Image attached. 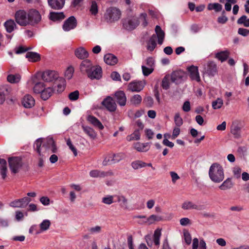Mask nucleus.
Masks as SVG:
<instances>
[{"mask_svg":"<svg viewBox=\"0 0 249 249\" xmlns=\"http://www.w3.org/2000/svg\"><path fill=\"white\" fill-rule=\"evenodd\" d=\"M156 34L153 35L147 42L146 49L148 51L152 52L156 48V39H158V43L161 45L163 42L165 34L161 28L157 25L155 28Z\"/></svg>","mask_w":249,"mask_h":249,"instance_id":"nucleus-1","label":"nucleus"},{"mask_svg":"<svg viewBox=\"0 0 249 249\" xmlns=\"http://www.w3.org/2000/svg\"><path fill=\"white\" fill-rule=\"evenodd\" d=\"M241 128L238 125H233L231 127V132L235 138H238L241 136Z\"/></svg>","mask_w":249,"mask_h":249,"instance_id":"nucleus-41","label":"nucleus"},{"mask_svg":"<svg viewBox=\"0 0 249 249\" xmlns=\"http://www.w3.org/2000/svg\"><path fill=\"white\" fill-rule=\"evenodd\" d=\"M238 24L243 25L245 27H249V18L245 15L241 17L237 21Z\"/></svg>","mask_w":249,"mask_h":249,"instance_id":"nucleus-50","label":"nucleus"},{"mask_svg":"<svg viewBox=\"0 0 249 249\" xmlns=\"http://www.w3.org/2000/svg\"><path fill=\"white\" fill-rule=\"evenodd\" d=\"M10 168L14 173L18 172L22 165L21 159L20 157H11L8 159Z\"/></svg>","mask_w":249,"mask_h":249,"instance_id":"nucleus-8","label":"nucleus"},{"mask_svg":"<svg viewBox=\"0 0 249 249\" xmlns=\"http://www.w3.org/2000/svg\"><path fill=\"white\" fill-rule=\"evenodd\" d=\"M89 10L91 14L93 16H96L98 13V6L97 2L94 1H91Z\"/></svg>","mask_w":249,"mask_h":249,"instance_id":"nucleus-46","label":"nucleus"},{"mask_svg":"<svg viewBox=\"0 0 249 249\" xmlns=\"http://www.w3.org/2000/svg\"><path fill=\"white\" fill-rule=\"evenodd\" d=\"M145 65L147 67H149L150 68L154 69L155 61H154V58L151 57H148L145 60Z\"/></svg>","mask_w":249,"mask_h":249,"instance_id":"nucleus-60","label":"nucleus"},{"mask_svg":"<svg viewBox=\"0 0 249 249\" xmlns=\"http://www.w3.org/2000/svg\"><path fill=\"white\" fill-rule=\"evenodd\" d=\"M44 89V84L41 82H39L35 84L33 90L35 93L40 94L41 95Z\"/></svg>","mask_w":249,"mask_h":249,"instance_id":"nucleus-47","label":"nucleus"},{"mask_svg":"<svg viewBox=\"0 0 249 249\" xmlns=\"http://www.w3.org/2000/svg\"><path fill=\"white\" fill-rule=\"evenodd\" d=\"M184 73L181 71H174L171 74V80L173 82L177 83L183 77Z\"/></svg>","mask_w":249,"mask_h":249,"instance_id":"nucleus-35","label":"nucleus"},{"mask_svg":"<svg viewBox=\"0 0 249 249\" xmlns=\"http://www.w3.org/2000/svg\"><path fill=\"white\" fill-rule=\"evenodd\" d=\"M53 89L50 87L45 88L41 94V98L44 100L48 99L52 94Z\"/></svg>","mask_w":249,"mask_h":249,"instance_id":"nucleus-39","label":"nucleus"},{"mask_svg":"<svg viewBox=\"0 0 249 249\" xmlns=\"http://www.w3.org/2000/svg\"><path fill=\"white\" fill-rule=\"evenodd\" d=\"M181 208L184 210H202L203 209L202 206L198 205L190 201H185L181 205Z\"/></svg>","mask_w":249,"mask_h":249,"instance_id":"nucleus-18","label":"nucleus"},{"mask_svg":"<svg viewBox=\"0 0 249 249\" xmlns=\"http://www.w3.org/2000/svg\"><path fill=\"white\" fill-rule=\"evenodd\" d=\"M160 236V230H156L153 236H151L148 235L145 237V239L147 245L150 247L152 246L153 244H155L156 246H159Z\"/></svg>","mask_w":249,"mask_h":249,"instance_id":"nucleus-9","label":"nucleus"},{"mask_svg":"<svg viewBox=\"0 0 249 249\" xmlns=\"http://www.w3.org/2000/svg\"><path fill=\"white\" fill-rule=\"evenodd\" d=\"M28 25L34 26L38 24L41 20V16L39 12L34 9H31L28 12Z\"/></svg>","mask_w":249,"mask_h":249,"instance_id":"nucleus-7","label":"nucleus"},{"mask_svg":"<svg viewBox=\"0 0 249 249\" xmlns=\"http://www.w3.org/2000/svg\"><path fill=\"white\" fill-rule=\"evenodd\" d=\"M180 127L179 126H175L173 128V133L172 135V139H175L179 135L180 132Z\"/></svg>","mask_w":249,"mask_h":249,"instance_id":"nucleus-63","label":"nucleus"},{"mask_svg":"<svg viewBox=\"0 0 249 249\" xmlns=\"http://www.w3.org/2000/svg\"><path fill=\"white\" fill-rule=\"evenodd\" d=\"M93 66L89 60L86 59L83 60L80 64V70L82 73L87 74Z\"/></svg>","mask_w":249,"mask_h":249,"instance_id":"nucleus-19","label":"nucleus"},{"mask_svg":"<svg viewBox=\"0 0 249 249\" xmlns=\"http://www.w3.org/2000/svg\"><path fill=\"white\" fill-rule=\"evenodd\" d=\"M65 16L62 12H52L50 13L49 18L53 21L61 20L64 19Z\"/></svg>","mask_w":249,"mask_h":249,"instance_id":"nucleus-32","label":"nucleus"},{"mask_svg":"<svg viewBox=\"0 0 249 249\" xmlns=\"http://www.w3.org/2000/svg\"><path fill=\"white\" fill-rule=\"evenodd\" d=\"M147 218V219H145V220H146L147 224L149 225L153 224L156 221H160L162 219L161 216L155 214L151 215Z\"/></svg>","mask_w":249,"mask_h":249,"instance_id":"nucleus-49","label":"nucleus"},{"mask_svg":"<svg viewBox=\"0 0 249 249\" xmlns=\"http://www.w3.org/2000/svg\"><path fill=\"white\" fill-rule=\"evenodd\" d=\"M41 76L42 80L46 82L54 83L59 78L58 73L53 71H45Z\"/></svg>","mask_w":249,"mask_h":249,"instance_id":"nucleus-11","label":"nucleus"},{"mask_svg":"<svg viewBox=\"0 0 249 249\" xmlns=\"http://www.w3.org/2000/svg\"><path fill=\"white\" fill-rule=\"evenodd\" d=\"M67 144L69 146V148L72 151L75 156H77V152L75 147L73 145L71 142L70 139L67 140Z\"/></svg>","mask_w":249,"mask_h":249,"instance_id":"nucleus-62","label":"nucleus"},{"mask_svg":"<svg viewBox=\"0 0 249 249\" xmlns=\"http://www.w3.org/2000/svg\"><path fill=\"white\" fill-rule=\"evenodd\" d=\"M7 81L12 84H15L19 82L21 79L19 74H10L7 76Z\"/></svg>","mask_w":249,"mask_h":249,"instance_id":"nucleus-43","label":"nucleus"},{"mask_svg":"<svg viewBox=\"0 0 249 249\" xmlns=\"http://www.w3.org/2000/svg\"><path fill=\"white\" fill-rule=\"evenodd\" d=\"M104 61L108 65H114L117 63L118 59L114 55L108 53L105 55Z\"/></svg>","mask_w":249,"mask_h":249,"instance_id":"nucleus-29","label":"nucleus"},{"mask_svg":"<svg viewBox=\"0 0 249 249\" xmlns=\"http://www.w3.org/2000/svg\"><path fill=\"white\" fill-rule=\"evenodd\" d=\"M145 84L144 80L134 81L129 84L128 89L131 91L139 92L143 89Z\"/></svg>","mask_w":249,"mask_h":249,"instance_id":"nucleus-12","label":"nucleus"},{"mask_svg":"<svg viewBox=\"0 0 249 249\" xmlns=\"http://www.w3.org/2000/svg\"><path fill=\"white\" fill-rule=\"evenodd\" d=\"M140 21L138 18L135 16L128 17L122 20L124 28L131 31L135 29L139 24Z\"/></svg>","mask_w":249,"mask_h":249,"instance_id":"nucleus-5","label":"nucleus"},{"mask_svg":"<svg viewBox=\"0 0 249 249\" xmlns=\"http://www.w3.org/2000/svg\"><path fill=\"white\" fill-rule=\"evenodd\" d=\"M134 146L135 149L139 152H145L148 150V143L136 142Z\"/></svg>","mask_w":249,"mask_h":249,"instance_id":"nucleus-33","label":"nucleus"},{"mask_svg":"<svg viewBox=\"0 0 249 249\" xmlns=\"http://www.w3.org/2000/svg\"><path fill=\"white\" fill-rule=\"evenodd\" d=\"M122 15L121 10L116 7L107 8L104 14L105 20L108 23H113L118 21Z\"/></svg>","mask_w":249,"mask_h":249,"instance_id":"nucleus-3","label":"nucleus"},{"mask_svg":"<svg viewBox=\"0 0 249 249\" xmlns=\"http://www.w3.org/2000/svg\"><path fill=\"white\" fill-rule=\"evenodd\" d=\"M233 186V183L231 179L228 178L226 179L219 187L221 190H226L231 188Z\"/></svg>","mask_w":249,"mask_h":249,"instance_id":"nucleus-37","label":"nucleus"},{"mask_svg":"<svg viewBox=\"0 0 249 249\" xmlns=\"http://www.w3.org/2000/svg\"><path fill=\"white\" fill-rule=\"evenodd\" d=\"M223 105V101L220 98H218L216 100L213 101L212 103V106L214 109L220 108Z\"/></svg>","mask_w":249,"mask_h":249,"instance_id":"nucleus-51","label":"nucleus"},{"mask_svg":"<svg viewBox=\"0 0 249 249\" xmlns=\"http://www.w3.org/2000/svg\"><path fill=\"white\" fill-rule=\"evenodd\" d=\"M108 174L107 172L98 170H92L89 172V175L92 178H103L107 176Z\"/></svg>","mask_w":249,"mask_h":249,"instance_id":"nucleus-36","label":"nucleus"},{"mask_svg":"<svg viewBox=\"0 0 249 249\" xmlns=\"http://www.w3.org/2000/svg\"><path fill=\"white\" fill-rule=\"evenodd\" d=\"M209 10H213L216 12H220L222 9V5L219 3H211L208 5Z\"/></svg>","mask_w":249,"mask_h":249,"instance_id":"nucleus-42","label":"nucleus"},{"mask_svg":"<svg viewBox=\"0 0 249 249\" xmlns=\"http://www.w3.org/2000/svg\"><path fill=\"white\" fill-rule=\"evenodd\" d=\"M65 0H48L49 5L55 10L61 9L64 4Z\"/></svg>","mask_w":249,"mask_h":249,"instance_id":"nucleus-23","label":"nucleus"},{"mask_svg":"<svg viewBox=\"0 0 249 249\" xmlns=\"http://www.w3.org/2000/svg\"><path fill=\"white\" fill-rule=\"evenodd\" d=\"M174 123L176 126L180 127L183 124V120L179 113H176L174 116Z\"/></svg>","mask_w":249,"mask_h":249,"instance_id":"nucleus-53","label":"nucleus"},{"mask_svg":"<svg viewBox=\"0 0 249 249\" xmlns=\"http://www.w3.org/2000/svg\"><path fill=\"white\" fill-rule=\"evenodd\" d=\"M0 170L2 178L4 179L6 176L7 166L6 161L4 159L0 160Z\"/></svg>","mask_w":249,"mask_h":249,"instance_id":"nucleus-38","label":"nucleus"},{"mask_svg":"<svg viewBox=\"0 0 249 249\" xmlns=\"http://www.w3.org/2000/svg\"><path fill=\"white\" fill-rule=\"evenodd\" d=\"M43 138H39L37 139L34 143V147L35 149L37 151L39 155H41V153L44 152V147H41L43 145Z\"/></svg>","mask_w":249,"mask_h":249,"instance_id":"nucleus-28","label":"nucleus"},{"mask_svg":"<svg viewBox=\"0 0 249 249\" xmlns=\"http://www.w3.org/2000/svg\"><path fill=\"white\" fill-rule=\"evenodd\" d=\"M16 22L21 26L28 25V12L24 10H18L15 14Z\"/></svg>","mask_w":249,"mask_h":249,"instance_id":"nucleus-6","label":"nucleus"},{"mask_svg":"<svg viewBox=\"0 0 249 249\" xmlns=\"http://www.w3.org/2000/svg\"><path fill=\"white\" fill-rule=\"evenodd\" d=\"M74 54L79 59H87L89 55L88 51L82 47L77 48L74 51Z\"/></svg>","mask_w":249,"mask_h":249,"instance_id":"nucleus-22","label":"nucleus"},{"mask_svg":"<svg viewBox=\"0 0 249 249\" xmlns=\"http://www.w3.org/2000/svg\"><path fill=\"white\" fill-rule=\"evenodd\" d=\"M87 120L94 126L98 128L100 130H103L104 128V125L101 122L93 116L89 115L87 117Z\"/></svg>","mask_w":249,"mask_h":249,"instance_id":"nucleus-26","label":"nucleus"},{"mask_svg":"<svg viewBox=\"0 0 249 249\" xmlns=\"http://www.w3.org/2000/svg\"><path fill=\"white\" fill-rule=\"evenodd\" d=\"M74 68L72 66H69L65 71V77L66 79L70 80L73 76L74 72Z\"/></svg>","mask_w":249,"mask_h":249,"instance_id":"nucleus-54","label":"nucleus"},{"mask_svg":"<svg viewBox=\"0 0 249 249\" xmlns=\"http://www.w3.org/2000/svg\"><path fill=\"white\" fill-rule=\"evenodd\" d=\"M79 95V91L78 90H75L69 94V98L71 101H75L78 99Z\"/></svg>","mask_w":249,"mask_h":249,"instance_id":"nucleus-58","label":"nucleus"},{"mask_svg":"<svg viewBox=\"0 0 249 249\" xmlns=\"http://www.w3.org/2000/svg\"><path fill=\"white\" fill-rule=\"evenodd\" d=\"M7 92V89L5 88L0 89V104H2L5 101Z\"/></svg>","mask_w":249,"mask_h":249,"instance_id":"nucleus-56","label":"nucleus"},{"mask_svg":"<svg viewBox=\"0 0 249 249\" xmlns=\"http://www.w3.org/2000/svg\"><path fill=\"white\" fill-rule=\"evenodd\" d=\"M113 196H107L102 198V202L107 205L113 203Z\"/></svg>","mask_w":249,"mask_h":249,"instance_id":"nucleus-59","label":"nucleus"},{"mask_svg":"<svg viewBox=\"0 0 249 249\" xmlns=\"http://www.w3.org/2000/svg\"><path fill=\"white\" fill-rule=\"evenodd\" d=\"M82 128L84 132L87 134L91 139L94 140L96 138L97 134L92 128L87 126H82Z\"/></svg>","mask_w":249,"mask_h":249,"instance_id":"nucleus-31","label":"nucleus"},{"mask_svg":"<svg viewBox=\"0 0 249 249\" xmlns=\"http://www.w3.org/2000/svg\"><path fill=\"white\" fill-rule=\"evenodd\" d=\"M31 201L28 197L16 199L9 203V206L13 208H24Z\"/></svg>","mask_w":249,"mask_h":249,"instance_id":"nucleus-13","label":"nucleus"},{"mask_svg":"<svg viewBox=\"0 0 249 249\" xmlns=\"http://www.w3.org/2000/svg\"><path fill=\"white\" fill-rule=\"evenodd\" d=\"M102 104L109 111H114L116 109V104L113 99L107 96L102 102Z\"/></svg>","mask_w":249,"mask_h":249,"instance_id":"nucleus-16","label":"nucleus"},{"mask_svg":"<svg viewBox=\"0 0 249 249\" xmlns=\"http://www.w3.org/2000/svg\"><path fill=\"white\" fill-rule=\"evenodd\" d=\"M124 158L125 155L122 153L117 154L109 153L105 157L102 164L104 166L115 164L119 162Z\"/></svg>","mask_w":249,"mask_h":249,"instance_id":"nucleus-4","label":"nucleus"},{"mask_svg":"<svg viewBox=\"0 0 249 249\" xmlns=\"http://www.w3.org/2000/svg\"><path fill=\"white\" fill-rule=\"evenodd\" d=\"M89 231L91 234L99 233L102 231V227L100 226H96L90 228Z\"/></svg>","mask_w":249,"mask_h":249,"instance_id":"nucleus-57","label":"nucleus"},{"mask_svg":"<svg viewBox=\"0 0 249 249\" xmlns=\"http://www.w3.org/2000/svg\"><path fill=\"white\" fill-rule=\"evenodd\" d=\"M77 25V20L74 17L71 16L65 21L63 29L66 32H68L72 29H74Z\"/></svg>","mask_w":249,"mask_h":249,"instance_id":"nucleus-15","label":"nucleus"},{"mask_svg":"<svg viewBox=\"0 0 249 249\" xmlns=\"http://www.w3.org/2000/svg\"><path fill=\"white\" fill-rule=\"evenodd\" d=\"M117 201L120 203V205L124 208L127 207V200L123 196H117Z\"/></svg>","mask_w":249,"mask_h":249,"instance_id":"nucleus-52","label":"nucleus"},{"mask_svg":"<svg viewBox=\"0 0 249 249\" xmlns=\"http://www.w3.org/2000/svg\"><path fill=\"white\" fill-rule=\"evenodd\" d=\"M26 57L28 58L30 61L36 62L39 59L40 56L36 53L28 52L26 54Z\"/></svg>","mask_w":249,"mask_h":249,"instance_id":"nucleus-45","label":"nucleus"},{"mask_svg":"<svg viewBox=\"0 0 249 249\" xmlns=\"http://www.w3.org/2000/svg\"><path fill=\"white\" fill-rule=\"evenodd\" d=\"M51 221L48 219L43 220L39 224L40 229L36 231V234H40L42 232L48 230L51 226Z\"/></svg>","mask_w":249,"mask_h":249,"instance_id":"nucleus-27","label":"nucleus"},{"mask_svg":"<svg viewBox=\"0 0 249 249\" xmlns=\"http://www.w3.org/2000/svg\"><path fill=\"white\" fill-rule=\"evenodd\" d=\"M43 142L44 143L42 145V147H44V151L47 150H50L53 153H55L56 152V146L52 138L48 137L45 139H43Z\"/></svg>","mask_w":249,"mask_h":249,"instance_id":"nucleus-17","label":"nucleus"},{"mask_svg":"<svg viewBox=\"0 0 249 249\" xmlns=\"http://www.w3.org/2000/svg\"><path fill=\"white\" fill-rule=\"evenodd\" d=\"M188 70L192 80H195L197 82L200 81V77L197 67L192 66L188 68Z\"/></svg>","mask_w":249,"mask_h":249,"instance_id":"nucleus-20","label":"nucleus"},{"mask_svg":"<svg viewBox=\"0 0 249 249\" xmlns=\"http://www.w3.org/2000/svg\"><path fill=\"white\" fill-rule=\"evenodd\" d=\"M140 139V133L139 130H135L133 133L126 137V140L129 142L139 140Z\"/></svg>","mask_w":249,"mask_h":249,"instance_id":"nucleus-44","label":"nucleus"},{"mask_svg":"<svg viewBox=\"0 0 249 249\" xmlns=\"http://www.w3.org/2000/svg\"><path fill=\"white\" fill-rule=\"evenodd\" d=\"M229 54L230 52L227 50L221 51L215 54V57L222 62L228 58Z\"/></svg>","mask_w":249,"mask_h":249,"instance_id":"nucleus-34","label":"nucleus"},{"mask_svg":"<svg viewBox=\"0 0 249 249\" xmlns=\"http://www.w3.org/2000/svg\"><path fill=\"white\" fill-rule=\"evenodd\" d=\"M115 98L121 106H124L126 104V97L124 92L123 91H118L115 93L114 94Z\"/></svg>","mask_w":249,"mask_h":249,"instance_id":"nucleus-21","label":"nucleus"},{"mask_svg":"<svg viewBox=\"0 0 249 249\" xmlns=\"http://www.w3.org/2000/svg\"><path fill=\"white\" fill-rule=\"evenodd\" d=\"M142 73L145 76H147L151 73H152L154 70V68L147 67L145 65H142Z\"/></svg>","mask_w":249,"mask_h":249,"instance_id":"nucleus-55","label":"nucleus"},{"mask_svg":"<svg viewBox=\"0 0 249 249\" xmlns=\"http://www.w3.org/2000/svg\"><path fill=\"white\" fill-rule=\"evenodd\" d=\"M241 172V169L238 166H235L233 168V173L234 176L237 178H238L240 177Z\"/></svg>","mask_w":249,"mask_h":249,"instance_id":"nucleus-64","label":"nucleus"},{"mask_svg":"<svg viewBox=\"0 0 249 249\" xmlns=\"http://www.w3.org/2000/svg\"><path fill=\"white\" fill-rule=\"evenodd\" d=\"M87 76L91 80L100 79L102 76V71L101 67L99 66H94L87 74Z\"/></svg>","mask_w":249,"mask_h":249,"instance_id":"nucleus-14","label":"nucleus"},{"mask_svg":"<svg viewBox=\"0 0 249 249\" xmlns=\"http://www.w3.org/2000/svg\"><path fill=\"white\" fill-rule=\"evenodd\" d=\"M4 26L6 31L9 33L12 32L17 27V25L13 19H9L5 21Z\"/></svg>","mask_w":249,"mask_h":249,"instance_id":"nucleus-30","label":"nucleus"},{"mask_svg":"<svg viewBox=\"0 0 249 249\" xmlns=\"http://www.w3.org/2000/svg\"><path fill=\"white\" fill-rule=\"evenodd\" d=\"M202 72L209 76H213L217 73L216 65L213 61H209L203 65V70Z\"/></svg>","mask_w":249,"mask_h":249,"instance_id":"nucleus-10","label":"nucleus"},{"mask_svg":"<svg viewBox=\"0 0 249 249\" xmlns=\"http://www.w3.org/2000/svg\"><path fill=\"white\" fill-rule=\"evenodd\" d=\"M142 101V97L140 95L135 94L130 99V103L134 106L140 105Z\"/></svg>","mask_w":249,"mask_h":249,"instance_id":"nucleus-40","label":"nucleus"},{"mask_svg":"<svg viewBox=\"0 0 249 249\" xmlns=\"http://www.w3.org/2000/svg\"><path fill=\"white\" fill-rule=\"evenodd\" d=\"M161 86L164 89H167L169 88V80L168 76H166L163 78Z\"/></svg>","mask_w":249,"mask_h":249,"instance_id":"nucleus-61","label":"nucleus"},{"mask_svg":"<svg viewBox=\"0 0 249 249\" xmlns=\"http://www.w3.org/2000/svg\"><path fill=\"white\" fill-rule=\"evenodd\" d=\"M132 167L135 170L145 167L146 163L142 160H136L131 163Z\"/></svg>","mask_w":249,"mask_h":249,"instance_id":"nucleus-48","label":"nucleus"},{"mask_svg":"<svg viewBox=\"0 0 249 249\" xmlns=\"http://www.w3.org/2000/svg\"><path fill=\"white\" fill-rule=\"evenodd\" d=\"M35 101L30 95H26L22 100V104L25 108H31L34 106Z\"/></svg>","mask_w":249,"mask_h":249,"instance_id":"nucleus-24","label":"nucleus"},{"mask_svg":"<svg viewBox=\"0 0 249 249\" xmlns=\"http://www.w3.org/2000/svg\"><path fill=\"white\" fill-rule=\"evenodd\" d=\"M54 89L56 90L58 93L62 92L65 88L66 82L65 80L60 77L54 83Z\"/></svg>","mask_w":249,"mask_h":249,"instance_id":"nucleus-25","label":"nucleus"},{"mask_svg":"<svg viewBox=\"0 0 249 249\" xmlns=\"http://www.w3.org/2000/svg\"><path fill=\"white\" fill-rule=\"evenodd\" d=\"M209 176L210 179L215 183H219L224 178V170L218 163H213L210 167Z\"/></svg>","mask_w":249,"mask_h":249,"instance_id":"nucleus-2","label":"nucleus"}]
</instances>
